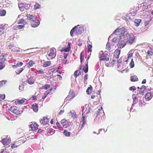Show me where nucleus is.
Instances as JSON below:
<instances>
[{
    "label": "nucleus",
    "instance_id": "f257e3e1",
    "mask_svg": "<svg viewBox=\"0 0 153 153\" xmlns=\"http://www.w3.org/2000/svg\"><path fill=\"white\" fill-rule=\"evenodd\" d=\"M7 61L6 55L5 54H2L0 56V70L3 69L5 67Z\"/></svg>",
    "mask_w": 153,
    "mask_h": 153
},
{
    "label": "nucleus",
    "instance_id": "f03ea898",
    "mask_svg": "<svg viewBox=\"0 0 153 153\" xmlns=\"http://www.w3.org/2000/svg\"><path fill=\"white\" fill-rule=\"evenodd\" d=\"M128 33L126 31V28L124 27H122L121 28H117L113 32V34L116 35H121V36L124 35V37Z\"/></svg>",
    "mask_w": 153,
    "mask_h": 153
},
{
    "label": "nucleus",
    "instance_id": "7ed1b4c3",
    "mask_svg": "<svg viewBox=\"0 0 153 153\" xmlns=\"http://www.w3.org/2000/svg\"><path fill=\"white\" fill-rule=\"evenodd\" d=\"M9 110L11 113L16 115V117L20 115L22 112V111L19 110L18 107L15 106H11Z\"/></svg>",
    "mask_w": 153,
    "mask_h": 153
},
{
    "label": "nucleus",
    "instance_id": "20e7f679",
    "mask_svg": "<svg viewBox=\"0 0 153 153\" xmlns=\"http://www.w3.org/2000/svg\"><path fill=\"white\" fill-rule=\"evenodd\" d=\"M124 35L121 36L120 37V39L118 44V46L120 48H123L126 45V39H125Z\"/></svg>",
    "mask_w": 153,
    "mask_h": 153
},
{
    "label": "nucleus",
    "instance_id": "39448f33",
    "mask_svg": "<svg viewBox=\"0 0 153 153\" xmlns=\"http://www.w3.org/2000/svg\"><path fill=\"white\" fill-rule=\"evenodd\" d=\"M126 38L127 42L130 44H132L135 39V37L133 35L127 33L125 36Z\"/></svg>",
    "mask_w": 153,
    "mask_h": 153
},
{
    "label": "nucleus",
    "instance_id": "423d86ee",
    "mask_svg": "<svg viewBox=\"0 0 153 153\" xmlns=\"http://www.w3.org/2000/svg\"><path fill=\"white\" fill-rule=\"evenodd\" d=\"M8 49L11 50V51L18 53L20 52V48L16 47L14 45L12 44H10L7 46Z\"/></svg>",
    "mask_w": 153,
    "mask_h": 153
},
{
    "label": "nucleus",
    "instance_id": "0eeeda50",
    "mask_svg": "<svg viewBox=\"0 0 153 153\" xmlns=\"http://www.w3.org/2000/svg\"><path fill=\"white\" fill-rule=\"evenodd\" d=\"M102 52V54L99 57L100 60L101 61H108L109 60V58L107 56L108 55L103 53L102 51H101Z\"/></svg>",
    "mask_w": 153,
    "mask_h": 153
},
{
    "label": "nucleus",
    "instance_id": "6e6552de",
    "mask_svg": "<svg viewBox=\"0 0 153 153\" xmlns=\"http://www.w3.org/2000/svg\"><path fill=\"white\" fill-rule=\"evenodd\" d=\"M7 25H0V36L2 37L1 35L4 33V29L7 27Z\"/></svg>",
    "mask_w": 153,
    "mask_h": 153
},
{
    "label": "nucleus",
    "instance_id": "1a4fd4ad",
    "mask_svg": "<svg viewBox=\"0 0 153 153\" xmlns=\"http://www.w3.org/2000/svg\"><path fill=\"white\" fill-rule=\"evenodd\" d=\"M40 24L39 22L37 19L32 21L31 23V25L33 27H38Z\"/></svg>",
    "mask_w": 153,
    "mask_h": 153
},
{
    "label": "nucleus",
    "instance_id": "9d476101",
    "mask_svg": "<svg viewBox=\"0 0 153 153\" xmlns=\"http://www.w3.org/2000/svg\"><path fill=\"white\" fill-rule=\"evenodd\" d=\"M30 127L32 131H35L38 129L39 125L35 123H32L30 125Z\"/></svg>",
    "mask_w": 153,
    "mask_h": 153
},
{
    "label": "nucleus",
    "instance_id": "9b49d317",
    "mask_svg": "<svg viewBox=\"0 0 153 153\" xmlns=\"http://www.w3.org/2000/svg\"><path fill=\"white\" fill-rule=\"evenodd\" d=\"M49 121V119L47 117H44L40 121V123L43 125H45L48 124Z\"/></svg>",
    "mask_w": 153,
    "mask_h": 153
},
{
    "label": "nucleus",
    "instance_id": "f8f14e48",
    "mask_svg": "<svg viewBox=\"0 0 153 153\" xmlns=\"http://www.w3.org/2000/svg\"><path fill=\"white\" fill-rule=\"evenodd\" d=\"M55 49L54 48H51L50 49L49 51H48L47 53L48 56L50 57H52L54 56L55 54Z\"/></svg>",
    "mask_w": 153,
    "mask_h": 153
},
{
    "label": "nucleus",
    "instance_id": "ddd939ff",
    "mask_svg": "<svg viewBox=\"0 0 153 153\" xmlns=\"http://www.w3.org/2000/svg\"><path fill=\"white\" fill-rule=\"evenodd\" d=\"M26 16L27 17V19H29L32 21L36 20V19H37V18L36 16L30 14H27Z\"/></svg>",
    "mask_w": 153,
    "mask_h": 153
},
{
    "label": "nucleus",
    "instance_id": "4468645a",
    "mask_svg": "<svg viewBox=\"0 0 153 153\" xmlns=\"http://www.w3.org/2000/svg\"><path fill=\"white\" fill-rule=\"evenodd\" d=\"M71 48V43H68V44L67 48H63L61 50V52H68L69 51Z\"/></svg>",
    "mask_w": 153,
    "mask_h": 153
},
{
    "label": "nucleus",
    "instance_id": "2eb2a0df",
    "mask_svg": "<svg viewBox=\"0 0 153 153\" xmlns=\"http://www.w3.org/2000/svg\"><path fill=\"white\" fill-rule=\"evenodd\" d=\"M2 142L4 145L7 146L10 143V140L9 139L5 138L2 140Z\"/></svg>",
    "mask_w": 153,
    "mask_h": 153
},
{
    "label": "nucleus",
    "instance_id": "dca6fc26",
    "mask_svg": "<svg viewBox=\"0 0 153 153\" xmlns=\"http://www.w3.org/2000/svg\"><path fill=\"white\" fill-rule=\"evenodd\" d=\"M152 97V96L151 92H148L146 94L145 98L148 101L150 100Z\"/></svg>",
    "mask_w": 153,
    "mask_h": 153
},
{
    "label": "nucleus",
    "instance_id": "f3484780",
    "mask_svg": "<svg viewBox=\"0 0 153 153\" xmlns=\"http://www.w3.org/2000/svg\"><path fill=\"white\" fill-rule=\"evenodd\" d=\"M75 96L74 92H72L71 93L70 92L69 95L66 98L67 100H72Z\"/></svg>",
    "mask_w": 153,
    "mask_h": 153
},
{
    "label": "nucleus",
    "instance_id": "a211bd4d",
    "mask_svg": "<svg viewBox=\"0 0 153 153\" xmlns=\"http://www.w3.org/2000/svg\"><path fill=\"white\" fill-rule=\"evenodd\" d=\"M24 27V25H15L13 28L14 30H17L22 29Z\"/></svg>",
    "mask_w": 153,
    "mask_h": 153
},
{
    "label": "nucleus",
    "instance_id": "6ab92c4d",
    "mask_svg": "<svg viewBox=\"0 0 153 153\" xmlns=\"http://www.w3.org/2000/svg\"><path fill=\"white\" fill-rule=\"evenodd\" d=\"M120 53V51L118 49H116L115 50L114 52V58H119V56Z\"/></svg>",
    "mask_w": 153,
    "mask_h": 153
},
{
    "label": "nucleus",
    "instance_id": "aec40b11",
    "mask_svg": "<svg viewBox=\"0 0 153 153\" xmlns=\"http://www.w3.org/2000/svg\"><path fill=\"white\" fill-rule=\"evenodd\" d=\"M84 31V28L83 27H79L78 28H77L76 30V32L78 34H80Z\"/></svg>",
    "mask_w": 153,
    "mask_h": 153
},
{
    "label": "nucleus",
    "instance_id": "412c9836",
    "mask_svg": "<svg viewBox=\"0 0 153 153\" xmlns=\"http://www.w3.org/2000/svg\"><path fill=\"white\" fill-rule=\"evenodd\" d=\"M20 139V140L17 142V144H20V145L26 141V139L23 137H21Z\"/></svg>",
    "mask_w": 153,
    "mask_h": 153
},
{
    "label": "nucleus",
    "instance_id": "4be33fe9",
    "mask_svg": "<svg viewBox=\"0 0 153 153\" xmlns=\"http://www.w3.org/2000/svg\"><path fill=\"white\" fill-rule=\"evenodd\" d=\"M131 81V82H136L138 80L137 77L136 75H134L131 76L130 78Z\"/></svg>",
    "mask_w": 153,
    "mask_h": 153
},
{
    "label": "nucleus",
    "instance_id": "5701e85b",
    "mask_svg": "<svg viewBox=\"0 0 153 153\" xmlns=\"http://www.w3.org/2000/svg\"><path fill=\"white\" fill-rule=\"evenodd\" d=\"M133 103L132 105H134L136 104L138 102V98L136 96H135V95L134 94L133 95Z\"/></svg>",
    "mask_w": 153,
    "mask_h": 153
},
{
    "label": "nucleus",
    "instance_id": "b1692460",
    "mask_svg": "<svg viewBox=\"0 0 153 153\" xmlns=\"http://www.w3.org/2000/svg\"><path fill=\"white\" fill-rule=\"evenodd\" d=\"M146 88V87L144 85H143L140 88V91L139 94L142 95H143L144 94V90Z\"/></svg>",
    "mask_w": 153,
    "mask_h": 153
},
{
    "label": "nucleus",
    "instance_id": "393cba45",
    "mask_svg": "<svg viewBox=\"0 0 153 153\" xmlns=\"http://www.w3.org/2000/svg\"><path fill=\"white\" fill-rule=\"evenodd\" d=\"M23 65V63L22 62H18L16 65H12V67L14 69H16L18 67H19Z\"/></svg>",
    "mask_w": 153,
    "mask_h": 153
},
{
    "label": "nucleus",
    "instance_id": "a878e982",
    "mask_svg": "<svg viewBox=\"0 0 153 153\" xmlns=\"http://www.w3.org/2000/svg\"><path fill=\"white\" fill-rule=\"evenodd\" d=\"M67 121L63 119L61 121V124L62 127H64L66 126L67 124Z\"/></svg>",
    "mask_w": 153,
    "mask_h": 153
},
{
    "label": "nucleus",
    "instance_id": "bb28decb",
    "mask_svg": "<svg viewBox=\"0 0 153 153\" xmlns=\"http://www.w3.org/2000/svg\"><path fill=\"white\" fill-rule=\"evenodd\" d=\"M147 53L149 56H152L153 55V49L152 48L150 47Z\"/></svg>",
    "mask_w": 153,
    "mask_h": 153
},
{
    "label": "nucleus",
    "instance_id": "cd10ccee",
    "mask_svg": "<svg viewBox=\"0 0 153 153\" xmlns=\"http://www.w3.org/2000/svg\"><path fill=\"white\" fill-rule=\"evenodd\" d=\"M27 82L30 85H32L34 83V80L32 77H30L28 78Z\"/></svg>",
    "mask_w": 153,
    "mask_h": 153
},
{
    "label": "nucleus",
    "instance_id": "c85d7f7f",
    "mask_svg": "<svg viewBox=\"0 0 153 153\" xmlns=\"http://www.w3.org/2000/svg\"><path fill=\"white\" fill-rule=\"evenodd\" d=\"M17 24H23L22 25H24L27 24V22L25 20L23 19H21L19 20Z\"/></svg>",
    "mask_w": 153,
    "mask_h": 153
},
{
    "label": "nucleus",
    "instance_id": "c756f323",
    "mask_svg": "<svg viewBox=\"0 0 153 153\" xmlns=\"http://www.w3.org/2000/svg\"><path fill=\"white\" fill-rule=\"evenodd\" d=\"M92 92V87L91 85H90V87H88L87 90L86 92L88 94H91Z\"/></svg>",
    "mask_w": 153,
    "mask_h": 153
},
{
    "label": "nucleus",
    "instance_id": "7c9ffc66",
    "mask_svg": "<svg viewBox=\"0 0 153 153\" xmlns=\"http://www.w3.org/2000/svg\"><path fill=\"white\" fill-rule=\"evenodd\" d=\"M92 46L91 45H88V53H90L89 54V56L88 57H89V56H91V52L92 51Z\"/></svg>",
    "mask_w": 153,
    "mask_h": 153
},
{
    "label": "nucleus",
    "instance_id": "2f4dec72",
    "mask_svg": "<svg viewBox=\"0 0 153 153\" xmlns=\"http://www.w3.org/2000/svg\"><path fill=\"white\" fill-rule=\"evenodd\" d=\"M141 22V20L140 19H135L134 21V23L135 26L136 27L138 26Z\"/></svg>",
    "mask_w": 153,
    "mask_h": 153
},
{
    "label": "nucleus",
    "instance_id": "473e14b6",
    "mask_svg": "<svg viewBox=\"0 0 153 153\" xmlns=\"http://www.w3.org/2000/svg\"><path fill=\"white\" fill-rule=\"evenodd\" d=\"M25 99L18 100L15 102L16 103H18L19 104H21L25 102Z\"/></svg>",
    "mask_w": 153,
    "mask_h": 153
},
{
    "label": "nucleus",
    "instance_id": "72a5a7b5",
    "mask_svg": "<svg viewBox=\"0 0 153 153\" xmlns=\"http://www.w3.org/2000/svg\"><path fill=\"white\" fill-rule=\"evenodd\" d=\"M32 108L33 111L35 112H37L38 110V105L37 104L35 105H32Z\"/></svg>",
    "mask_w": 153,
    "mask_h": 153
},
{
    "label": "nucleus",
    "instance_id": "f704fd0d",
    "mask_svg": "<svg viewBox=\"0 0 153 153\" xmlns=\"http://www.w3.org/2000/svg\"><path fill=\"white\" fill-rule=\"evenodd\" d=\"M76 28V27L75 26L71 30L70 32V35L71 36L73 37L74 36V33L75 32Z\"/></svg>",
    "mask_w": 153,
    "mask_h": 153
},
{
    "label": "nucleus",
    "instance_id": "c9c22d12",
    "mask_svg": "<svg viewBox=\"0 0 153 153\" xmlns=\"http://www.w3.org/2000/svg\"><path fill=\"white\" fill-rule=\"evenodd\" d=\"M105 48L106 50L108 51L109 52L110 51V50L111 49V45L109 42H107Z\"/></svg>",
    "mask_w": 153,
    "mask_h": 153
},
{
    "label": "nucleus",
    "instance_id": "e433bc0d",
    "mask_svg": "<svg viewBox=\"0 0 153 153\" xmlns=\"http://www.w3.org/2000/svg\"><path fill=\"white\" fill-rule=\"evenodd\" d=\"M63 133L66 136H70L71 134L70 132L68 131L67 130L65 129L64 130Z\"/></svg>",
    "mask_w": 153,
    "mask_h": 153
},
{
    "label": "nucleus",
    "instance_id": "4c0bfd02",
    "mask_svg": "<svg viewBox=\"0 0 153 153\" xmlns=\"http://www.w3.org/2000/svg\"><path fill=\"white\" fill-rule=\"evenodd\" d=\"M51 63V62L50 61H47L44 63V64H43V66L44 67H47L50 65Z\"/></svg>",
    "mask_w": 153,
    "mask_h": 153
},
{
    "label": "nucleus",
    "instance_id": "58836bf2",
    "mask_svg": "<svg viewBox=\"0 0 153 153\" xmlns=\"http://www.w3.org/2000/svg\"><path fill=\"white\" fill-rule=\"evenodd\" d=\"M83 70L85 73H86L88 72V64H86L83 67Z\"/></svg>",
    "mask_w": 153,
    "mask_h": 153
},
{
    "label": "nucleus",
    "instance_id": "ea45409f",
    "mask_svg": "<svg viewBox=\"0 0 153 153\" xmlns=\"http://www.w3.org/2000/svg\"><path fill=\"white\" fill-rule=\"evenodd\" d=\"M80 62H82L84 59V53L83 51H82L80 55Z\"/></svg>",
    "mask_w": 153,
    "mask_h": 153
},
{
    "label": "nucleus",
    "instance_id": "a19ab883",
    "mask_svg": "<svg viewBox=\"0 0 153 153\" xmlns=\"http://www.w3.org/2000/svg\"><path fill=\"white\" fill-rule=\"evenodd\" d=\"M80 74H81V72L79 70L75 71L74 74V76L76 78Z\"/></svg>",
    "mask_w": 153,
    "mask_h": 153
},
{
    "label": "nucleus",
    "instance_id": "79ce46f5",
    "mask_svg": "<svg viewBox=\"0 0 153 153\" xmlns=\"http://www.w3.org/2000/svg\"><path fill=\"white\" fill-rule=\"evenodd\" d=\"M34 63V62L32 60H30L29 62L27 63V65L28 66V67L30 68L32 66Z\"/></svg>",
    "mask_w": 153,
    "mask_h": 153
},
{
    "label": "nucleus",
    "instance_id": "37998d69",
    "mask_svg": "<svg viewBox=\"0 0 153 153\" xmlns=\"http://www.w3.org/2000/svg\"><path fill=\"white\" fill-rule=\"evenodd\" d=\"M6 82V81L5 80H2L0 81V88L4 86Z\"/></svg>",
    "mask_w": 153,
    "mask_h": 153
},
{
    "label": "nucleus",
    "instance_id": "c03bdc74",
    "mask_svg": "<svg viewBox=\"0 0 153 153\" xmlns=\"http://www.w3.org/2000/svg\"><path fill=\"white\" fill-rule=\"evenodd\" d=\"M6 11L5 10H3L0 11V15L1 16H3L5 15Z\"/></svg>",
    "mask_w": 153,
    "mask_h": 153
},
{
    "label": "nucleus",
    "instance_id": "a18cd8bd",
    "mask_svg": "<svg viewBox=\"0 0 153 153\" xmlns=\"http://www.w3.org/2000/svg\"><path fill=\"white\" fill-rule=\"evenodd\" d=\"M24 70L23 68H20L17 70L16 72V74H19Z\"/></svg>",
    "mask_w": 153,
    "mask_h": 153
},
{
    "label": "nucleus",
    "instance_id": "49530a36",
    "mask_svg": "<svg viewBox=\"0 0 153 153\" xmlns=\"http://www.w3.org/2000/svg\"><path fill=\"white\" fill-rule=\"evenodd\" d=\"M52 90V89H51L49 91H46L45 93V95L42 97V99H44L47 96L48 94H50L51 92V91Z\"/></svg>",
    "mask_w": 153,
    "mask_h": 153
},
{
    "label": "nucleus",
    "instance_id": "de8ad7c7",
    "mask_svg": "<svg viewBox=\"0 0 153 153\" xmlns=\"http://www.w3.org/2000/svg\"><path fill=\"white\" fill-rule=\"evenodd\" d=\"M50 87V85L48 84H46L45 85V86H43L41 87V89H47L48 88Z\"/></svg>",
    "mask_w": 153,
    "mask_h": 153
},
{
    "label": "nucleus",
    "instance_id": "09e8293b",
    "mask_svg": "<svg viewBox=\"0 0 153 153\" xmlns=\"http://www.w3.org/2000/svg\"><path fill=\"white\" fill-rule=\"evenodd\" d=\"M40 7V5L39 4L36 3L34 6V9L35 10H36L38 9H39Z\"/></svg>",
    "mask_w": 153,
    "mask_h": 153
},
{
    "label": "nucleus",
    "instance_id": "8fccbe9b",
    "mask_svg": "<svg viewBox=\"0 0 153 153\" xmlns=\"http://www.w3.org/2000/svg\"><path fill=\"white\" fill-rule=\"evenodd\" d=\"M129 65L131 68H133L134 66V62L132 59L131 60Z\"/></svg>",
    "mask_w": 153,
    "mask_h": 153
},
{
    "label": "nucleus",
    "instance_id": "3c124183",
    "mask_svg": "<svg viewBox=\"0 0 153 153\" xmlns=\"http://www.w3.org/2000/svg\"><path fill=\"white\" fill-rule=\"evenodd\" d=\"M20 144H18V145H16L15 143L13 144L11 146V148L13 149L17 148L18 146H19Z\"/></svg>",
    "mask_w": 153,
    "mask_h": 153
},
{
    "label": "nucleus",
    "instance_id": "603ef678",
    "mask_svg": "<svg viewBox=\"0 0 153 153\" xmlns=\"http://www.w3.org/2000/svg\"><path fill=\"white\" fill-rule=\"evenodd\" d=\"M24 88V85H20L19 87V89L20 90L22 91L23 90Z\"/></svg>",
    "mask_w": 153,
    "mask_h": 153
},
{
    "label": "nucleus",
    "instance_id": "864d4df0",
    "mask_svg": "<svg viewBox=\"0 0 153 153\" xmlns=\"http://www.w3.org/2000/svg\"><path fill=\"white\" fill-rule=\"evenodd\" d=\"M82 117H83V123H82V127H81V128H83L84 127V125L85 124V116L84 117L83 115Z\"/></svg>",
    "mask_w": 153,
    "mask_h": 153
},
{
    "label": "nucleus",
    "instance_id": "5fc2aeb1",
    "mask_svg": "<svg viewBox=\"0 0 153 153\" xmlns=\"http://www.w3.org/2000/svg\"><path fill=\"white\" fill-rule=\"evenodd\" d=\"M140 104H141L142 105H145L146 104V102H145V101H144V100L143 99L142 100H140Z\"/></svg>",
    "mask_w": 153,
    "mask_h": 153
},
{
    "label": "nucleus",
    "instance_id": "6e6d98bb",
    "mask_svg": "<svg viewBox=\"0 0 153 153\" xmlns=\"http://www.w3.org/2000/svg\"><path fill=\"white\" fill-rule=\"evenodd\" d=\"M52 71H56V72H58L59 71V68H53L51 69Z\"/></svg>",
    "mask_w": 153,
    "mask_h": 153
},
{
    "label": "nucleus",
    "instance_id": "4d7b16f0",
    "mask_svg": "<svg viewBox=\"0 0 153 153\" xmlns=\"http://www.w3.org/2000/svg\"><path fill=\"white\" fill-rule=\"evenodd\" d=\"M37 72L39 74H43L44 73V71L42 69L38 70Z\"/></svg>",
    "mask_w": 153,
    "mask_h": 153
},
{
    "label": "nucleus",
    "instance_id": "13d9d810",
    "mask_svg": "<svg viewBox=\"0 0 153 153\" xmlns=\"http://www.w3.org/2000/svg\"><path fill=\"white\" fill-rule=\"evenodd\" d=\"M117 37H114L113 38L112 40V41L113 42H117Z\"/></svg>",
    "mask_w": 153,
    "mask_h": 153
},
{
    "label": "nucleus",
    "instance_id": "bf43d9fd",
    "mask_svg": "<svg viewBox=\"0 0 153 153\" xmlns=\"http://www.w3.org/2000/svg\"><path fill=\"white\" fill-rule=\"evenodd\" d=\"M5 98V95L4 94H0V98L1 99H4Z\"/></svg>",
    "mask_w": 153,
    "mask_h": 153
},
{
    "label": "nucleus",
    "instance_id": "052dcab7",
    "mask_svg": "<svg viewBox=\"0 0 153 153\" xmlns=\"http://www.w3.org/2000/svg\"><path fill=\"white\" fill-rule=\"evenodd\" d=\"M88 75L87 74H85V75L84 76V80L85 82H86V80H87V79H88Z\"/></svg>",
    "mask_w": 153,
    "mask_h": 153
},
{
    "label": "nucleus",
    "instance_id": "680f3d73",
    "mask_svg": "<svg viewBox=\"0 0 153 153\" xmlns=\"http://www.w3.org/2000/svg\"><path fill=\"white\" fill-rule=\"evenodd\" d=\"M56 125H57V127H59V128H62V125H61V124L60 125L59 123L58 122H57L56 123Z\"/></svg>",
    "mask_w": 153,
    "mask_h": 153
},
{
    "label": "nucleus",
    "instance_id": "e2e57ef3",
    "mask_svg": "<svg viewBox=\"0 0 153 153\" xmlns=\"http://www.w3.org/2000/svg\"><path fill=\"white\" fill-rule=\"evenodd\" d=\"M1 153H7L6 151V149H3L1 150Z\"/></svg>",
    "mask_w": 153,
    "mask_h": 153
},
{
    "label": "nucleus",
    "instance_id": "0e129e2a",
    "mask_svg": "<svg viewBox=\"0 0 153 153\" xmlns=\"http://www.w3.org/2000/svg\"><path fill=\"white\" fill-rule=\"evenodd\" d=\"M134 88L135 87L134 86L131 87L129 88V89L130 91L134 90L136 89Z\"/></svg>",
    "mask_w": 153,
    "mask_h": 153
},
{
    "label": "nucleus",
    "instance_id": "69168bd1",
    "mask_svg": "<svg viewBox=\"0 0 153 153\" xmlns=\"http://www.w3.org/2000/svg\"><path fill=\"white\" fill-rule=\"evenodd\" d=\"M133 55V53H130L128 54V58L129 59L130 58H131V56H132Z\"/></svg>",
    "mask_w": 153,
    "mask_h": 153
},
{
    "label": "nucleus",
    "instance_id": "338daca9",
    "mask_svg": "<svg viewBox=\"0 0 153 153\" xmlns=\"http://www.w3.org/2000/svg\"><path fill=\"white\" fill-rule=\"evenodd\" d=\"M68 53H64V55H63V57H64V58L65 59H66V58L68 56Z\"/></svg>",
    "mask_w": 153,
    "mask_h": 153
},
{
    "label": "nucleus",
    "instance_id": "774afa93",
    "mask_svg": "<svg viewBox=\"0 0 153 153\" xmlns=\"http://www.w3.org/2000/svg\"><path fill=\"white\" fill-rule=\"evenodd\" d=\"M125 19H126L128 20V19L129 20H131V19L129 17H128V16H127L126 17H125Z\"/></svg>",
    "mask_w": 153,
    "mask_h": 153
}]
</instances>
